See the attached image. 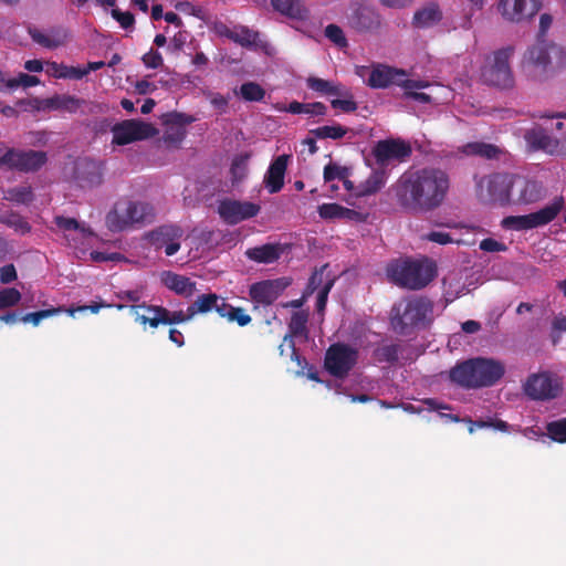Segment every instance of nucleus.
I'll return each mask as SVG.
<instances>
[{
	"label": "nucleus",
	"instance_id": "1",
	"mask_svg": "<svg viewBox=\"0 0 566 566\" xmlns=\"http://www.w3.org/2000/svg\"><path fill=\"white\" fill-rule=\"evenodd\" d=\"M449 187V176L440 168L409 169L396 182V197L406 210L428 212L441 206Z\"/></svg>",
	"mask_w": 566,
	"mask_h": 566
},
{
	"label": "nucleus",
	"instance_id": "2",
	"mask_svg": "<svg viewBox=\"0 0 566 566\" xmlns=\"http://www.w3.org/2000/svg\"><path fill=\"white\" fill-rule=\"evenodd\" d=\"M505 374L502 361L475 357L458 363L450 369L449 378L463 389H479L494 386Z\"/></svg>",
	"mask_w": 566,
	"mask_h": 566
},
{
	"label": "nucleus",
	"instance_id": "3",
	"mask_svg": "<svg viewBox=\"0 0 566 566\" xmlns=\"http://www.w3.org/2000/svg\"><path fill=\"white\" fill-rule=\"evenodd\" d=\"M154 219L155 210L150 203L123 197L116 200L106 213L105 226L111 232L116 233L142 228L151 223Z\"/></svg>",
	"mask_w": 566,
	"mask_h": 566
},
{
	"label": "nucleus",
	"instance_id": "4",
	"mask_svg": "<svg viewBox=\"0 0 566 566\" xmlns=\"http://www.w3.org/2000/svg\"><path fill=\"white\" fill-rule=\"evenodd\" d=\"M387 276L396 285L408 290H421L436 275V266L412 260H396L387 266Z\"/></svg>",
	"mask_w": 566,
	"mask_h": 566
},
{
	"label": "nucleus",
	"instance_id": "5",
	"mask_svg": "<svg viewBox=\"0 0 566 566\" xmlns=\"http://www.w3.org/2000/svg\"><path fill=\"white\" fill-rule=\"evenodd\" d=\"M515 53L513 45L503 46L489 54L481 67V81L499 90H511L515 85V77L511 66V59Z\"/></svg>",
	"mask_w": 566,
	"mask_h": 566
},
{
	"label": "nucleus",
	"instance_id": "6",
	"mask_svg": "<svg viewBox=\"0 0 566 566\" xmlns=\"http://www.w3.org/2000/svg\"><path fill=\"white\" fill-rule=\"evenodd\" d=\"M432 311V304L423 297L403 300L391 308L390 324L400 335H408L415 327L422 324Z\"/></svg>",
	"mask_w": 566,
	"mask_h": 566
},
{
	"label": "nucleus",
	"instance_id": "7",
	"mask_svg": "<svg viewBox=\"0 0 566 566\" xmlns=\"http://www.w3.org/2000/svg\"><path fill=\"white\" fill-rule=\"evenodd\" d=\"M513 185L514 176L507 172H494L480 178L475 176L476 197L483 203L509 205Z\"/></svg>",
	"mask_w": 566,
	"mask_h": 566
},
{
	"label": "nucleus",
	"instance_id": "8",
	"mask_svg": "<svg viewBox=\"0 0 566 566\" xmlns=\"http://www.w3.org/2000/svg\"><path fill=\"white\" fill-rule=\"evenodd\" d=\"M523 392L534 401H551L562 396L564 384L557 374L543 370L530 374L522 385Z\"/></svg>",
	"mask_w": 566,
	"mask_h": 566
},
{
	"label": "nucleus",
	"instance_id": "9",
	"mask_svg": "<svg viewBox=\"0 0 566 566\" xmlns=\"http://www.w3.org/2000/svg\"><path fill=\"white\" fill-rule=\"evenodd\" d=\"M562 196L555 197L553 202L536 212L524 216H510L502 220V227L509 230L522 231L538 228L552 222L564 208Z\"/></svg>",
	"mask_w": 566,
	"mask_h": 566
},
{
	"label": "nucleus",
	"instance_id": "10",
	"mask_svg": "<svg viewBox=\"0 0 566 566\" xmlns=\"http://www.w3.org/2000/svg\"><path fill=\"white\" fill-rule=\"evenodd\" d=\"M403 70L395 69L385 64H375L366 84L371 88H387L390 85H398L403 90H421L429 85L426 81L405 78Z\"/></svg>",
	"mask_w": 566,
	"mask_h": 566
},
{
	"label": "nucleus",
	"instance_id": "11",
	"mask_svg": "<svg viewBox=\"0 0 566 566\" xmlns=\"http://www.w3.org/2000/svg\"><path fill=\"white\" fill-rule=\"evenodd\" d=\"M359 353L356 348L344 344H332L325 354L324 366L336 378H345L357 364Z\"/></svg>",
	"mask_w": 566,
	"mask_h": 566
},
{
	"label": "nucleus",
	"instance_id": "12",
	"mask_svg": "<svg viewBox=\"0 0 566 566\" xmlns=\"http://www.w3.org/2000/svg\"><path fill=\"white\" fill-rule=\"evenodd\" d=\"M46 161L48 156L45 151L9 148L0 156V168L6 167L9 170L20 172H35L40 170Z\"/></svg>",
	"mask_w": 566,
	"mask_h": 566
},
{
	"label": "nucleus",
	"instance_id": "13",
	"mask_svg": "<svg viewBox=\"0 0 566 566\" xmlns=\"http://www.w3.org/2000/svg\"><path fill=\"white\" fill-rule=\"evenodd\" d=\"M112 143L124 146L137 140H144L155 136L157 129L148 123L136 119L123 120L112 128Z\"/></svg>",
	"mask_w": 566,
	"mask_h": 566
},
{
	"label": "nucleus",
	"instance_id": "14",
	"mask_svg": "<svg viewBox=\"0 0 566 566\" xmlns=\"http://www.w3.org/2000/svg\"><path fill=\"white\" fill-rule=\"evenodd\" d=\"M373 156L379 166H386L390 161H406L412 154L410 144L400 138L379 140L373 148Z\"/></svg>",
	"mask_w": 566,
	"mask_h": 566
},
{
	"label": "nucleus",
	"instance_id": "15",
	"mask_svg": "<svg viewBox=\"0 0 566 566\" xmlns=\"http://www.w3.org/2000/svg\"><path fill=\"white\" fill-rule=\"evenodd\" d=\"M260 211L261 206L250 201L227 198L220 200L218 205V213L220 218L230 226L251 219L258 216Z\"/></svg>",
	"mask_w": 566,
	"mask_h": 566
},
{
	"label": "nucleus",
	"instance_id": "16",
	"mask_svg": "<svg viewBox=\"0 0 566 566\" xmlns=\"http://www.w3.org/2000/svg\"><path fill=\"white\" fill-rule=\"evenodd\" d=\"M502 17L511 22L532 18L541 9L539 0H500L497 6Z\"/></svg>",
	"mask_w": 566,
	"mask_h": 566
},
{
	"label": "nucleus",
	"instance_id": "17",
	"mask_svg": "<svg viewBox=\"0 0 566 566\" xmlns=\"http://www.w3.org/2000/svg\"><path fill=\"white\" fill-rule=\"evenodd\" d=\"M306 323H307V314L306 313L294 312L292 314L290 323H289V331H290L291 336H285L283 339V343L279 347L280 354L283 355V353H284L283 346H284V344H287V346L291 348V358L293 360H295L297 363L298 367H301V368H303L304 365L306 364V359L304 357H302L300 355V353L297 352L292 337L306 335V333H307Z\"/></svg>",
	"mask_w": 566,
	"mask_h": 566
},
{
	"label": "nucleus",
	"instance_id": "18",
	"mask_svg": "<svg viewBox=\"0 0 566 566\" xmlns=\"http://www.w3.org/2000/svg\"><path fill=\"white\" fill-rule=\"evenodd\" d=\"M286 284L281 280H265L250 286V297L262 305H271L281 295Z\"/></svg>",
	"mask_w": 566,
	"mask_h": 566
},
{
	"label": "nucleus",
	"instance_id": "19",
	"mask_svg": "<svg viewBox=\"0 0 566 566\" xmlns=\"http://www.w3.org/2000/svg\"><path fill=\"white\" fill-rule=\"evenodd\" d=\"M348 23L357 32H373L380 27L381 19L374 8L360 6L350 14Z\"/></svg>",
	"mask_w": 566,
	"mask_h": 566
},
{
	"label": "nucleus",
	"instance_id": "20",
	"mask_svg": "<svg viewBox=\"0 0 566 566\" xmlns=\"http://www.w3.org/2000/svg\"><path fill=\"white\" fill-rule=\"evenodd\" d=\"M556 50V45L538 38L536 43L531 46L525 53V63L534 69L546 71L551 64V52Z\"/></svg>",
	"mask_w": 566,
	"mask_h": 566
},
{
	"label": "nucleus",
	"instance_id": "21",
	"mask_svg": "<svg viewBox=\"0 0 566 566\" xmlns=\"http://www.w3.org/2000/svg\"><path fill=\"white\" fill-rule=\"evenodd\" d=\"M54 223L64 233V238L70 244L73 242L76 245L77 242H82L93 235V231L84 223H80L75 218L56 216Z\"/></svg>",
	"mask_w": 566,
	"mask_h": 566
},
{
	"label": "nucleus",
	"instance_id": "22",
	"mask_svg": "<svg viewBox=\"0 0 566 566\" xmlns=\"http://www.w3.org/2000/svg\"><path fill=\"white\" fill-rule=\"evenodd\" d=\"M75 177L82 187H97L103 182V167L93 159H83L75 167Z\"/></svg>",
	"mask_w": 566,
	"mask_h": 566
},
{
	"label": "nucleus",
	"instance_id": "23",
	"mask_svg": "<svg viewBox=\"0 0 566 566\" xmlns=\"http://www.w3.org/2000/svg\"><path fill=\"white\" fill-rule=\"evenodd\" d=\"M289 245L276 243H265L259 247L249 248L245 256L253 262L261 264H271L276 262L287 250Z\"/></svg>",
	"mask_w": 566,
	"mask_h": 566
},
{
	"label": "nucleus",
	"instance_id": "24",
	"mask_svg": "<svg viewBox=\"0 0 566 566\" xmlns=\"http://www.w3.org/2000/svg\"><path fill=\"white\" fill-rule=\"evenodd\" d=\"M289 159V155H280L270 164L264 177L270 193H276L283 188Z\"/></svg>",
	"mask_w": 566,
	"mask_h": 566
},
{
	"label": "nucleus",
	"instance_id": "25",
	"mask_svg": "<svg viewBox=\"0 0 566 566\" xmlns=\"http://www.w3.org/2000/svg\"><path fill=\"white\" fill-rule=\"evenodd\" d=\"M442 18L443 14L439 4L430 2L413 13L411 24L416 29H428L438 24Z\"/></svg>",
	"mask_w": 566,
	"mask_h": 566
},
{
	"label": "nucleus",
	"instance_id": "26",
	"mask_svg": "<svg viewBox=\"0 0 566 566\" xmlns=\"http://www.w3.org/2000/svg\"><path fill=\"white\" fill-rule=\"evenodd\" d=\"M461 153L465 156L480 157L488 160L500 159L505 150L497 145L484 142H471L461 147Z\"/></svg>",
	"mask_w": 566,
	"mask_h": 566
},
{
	"label": "nucleus",
	"instance_id": "27",
	"mask_svg": "<svg viewBox=\"0 0 566 566\" xmlns=\"http://www.w3.org/2000/svg\"><path fill=\"white\" fill-rule=\"evenodd\" d=\"M271 4L275 11L292 20L305 21L310 17L302 0H271Z\"/></svg>",
	"mask_w": 566,
	"mask_h": 566
},
{
	"label": "nucleus",
	"instance_id": "28",
	"mask_svg": "<svg viewBox=\"0 0 566 566\" xmlns=\"http://www.w3.org/2000/svg\"><path fill=\"white\" fill-rule=\"evenodd\" d=\"M161 281L166 287L185 297L191 296L196 290V283L189 277L170 271L161 274Z\"/></svg>",
	"mask_w": 566,
	"mask_h": 566
},
{
	"label": "nucleus",
	"instance_id": "29",
	"mask_svg": "<svg viewBox=\"0 0 566 566\" xmlns=\"http://www.w3.org/2000/svg\"><path fill=\"white\" fill-rule=\"evenodd\" d=\"M149 237L156 249H163L169 242L179 240L182 237V229L172 224L161 226L153 230Z\"/></svg>",
	"mask_w": 566,
	"mask_h": 566
},
{
	"label": "nucleus",
	"instance_id": "30",
	"mask_svg": "<svg viewBox=\"0 0 566 566\" xmlns=\"http://www.w3.org/2000/svg\"><path fill=\"white\" fill-rule=\"evenodd\" d=\"M85 104V101L69 94H55L49 97V111H64L70 114H74L81 106Z\"/></svg>",
	"mask_w": 566,
	"mask_h": 566
},
{
	"label": "nucleus",
	"instance_id": "31",
	"mask_svg": "<svg viewBox=\"0 0 566 566\" xmlns=\"http://www.w3.org/2000/svg\"><path fill=\"white\" fill-rule=\"evenodd\" d=\"M221 301L226 300L214 293L201 294L188 306V312H190V316L206 314L212 310L217 312Z\"/></svg>",
	"mask_w": 566,
	"mask_h": 566
},
{
	"label": "nucleus",
	"instance_id": "32",
	"mask_svg": "<svg viewBox=\"0 0 566 566\" xmlns=\"http://www.w3.org/2000/svg\"><path fill=\"white\" fill-rule=\"evenodd\" d=\"M217 313L221 317H226L229 322H235L239 326L243 327L251 323L252 317L245 313L242 307H234L227 301H221L220 307L217 308Z\"/></svg>",
	"mask_w": 566,
	"mask_h": 566
},
{
	"label": "nucleus",
	"instance_id": "33",
	"mask_svg": "<svg viewBox=\"0 0 566 566\" xmlns=\"http://www.w3.org/2000/svg\"><path fill=\"white\" fill-rule=\"evenodd\" d=\"M306 85L310 90L325 96H335L336 93H342L339 90L343 86L340 83H335L315 76L307 77Z\"/></svg>",
	"mask_w": 566,
	"mask_h": 566
},
{
	"label": "nucleus",
	"instance_id": "34",
	"mask_svg": "<svg viewBox=\"0 0 566 566\" xmlns=\"http://www.w3.org/2000/svg\"><path fill=\"white\" fill-rule=\"evenodd\" d=\"M224 35L244 48L255 45L259 39V32L253 31L248 27H240L237 30H227Z\"/></svg>",
	"mask_w": 566,
	"mask_h": 566
},
{
	"label": "nucleus",
	"instance_id": "35",
	"mask_svg": "<svg viewBox=\"0 0 566 566\" xmlns=\"http://www.w3.org/2000/svg\"><path fill=\"white\" fill-rule=\"evenodd\" d=\"M385 186V174L374 171L356 191L357 197H366L378 192Z\"/></svg>",
	"mask_w": 566,
	"mask_h": 566
},
{
	"label": "nucleus",
	"instance_id": "36",
	"mask_svg": "<svg viewBox=\"0 0 566 566\" xmlns=\"http://www.w3.org/2000/svg\"><path fill=\"white\" fill-rule=\"evenodd\" d=\"M342 93H336L335 96H338L339 98H333L331 101V105L335 109H339L343 113H354L357 111L358 105L354 99V96L352 92L346 87L342 86L340 90Z\"/></svg>",
	"mask_w": 566,
	"mask_h": 566
},
{
	"label": "nucleus",
	"instance_id": "37",
	"mask_svg": "<svg viewBox=\"0 0 566 566\" xmlns=\"http://www.w3.org/2000/svg\"><path fill=\"white\" fill-rule=\"evenodd\" d=\"M348 133V128L339 124L319 126L310 130V135L318 139H342Z\"/></svg>",
	"mask_w": 566,
	"mask_h": 566
},
{
	"label": "nucleus",
	"instance_id": "38",
	"mask_svg": "<svg viewBox=\"0 0 566 566\" xmlns=\"http://www.w3.org/2000/svg\"><path fill=\"white\" fill-rule=\"evenodd\" d=\"M51 74L56 78L81 80L85 76V72H81V67L69 66L63 63H49Z\"/></svg>",
	"mask_w": 566,
	"mask_h": 566
},
{
	"label": "nucleus",
	"instance_id": "39",
	"mask_svg": "<svg viewBox=\"0 0 566 566\" xmlns=\"http://www.w3.org/2000/svg\"><path fill=\"white\" fill-rule=\"evenodd\" d=\"M4 198L18 205H28L33 201L34 195L31 186H18L9 188Z\"/></svg>",
	"mask_w": 566,
	"mask_h": 566
},
{
	"label": "nucleus",
	"instance_id": "40",
	"mask_svg": "<svg viewBox=\"0 0 566 566\" xmlns=\"http://www.w3.org/2000/svg\"><path fill=\"white\" fill-rule=\"evenodd\" d=\"M248 160V154H241L233 158L230 167L231 181L233 185L241 182L247 177L249 170Z\"/></svg>",
	"mask_w": 566,
	"mask_h": 566
},
{
	"label": "nucleus",
	"instance_id": "41",
	"mask_svg": "<svg viewBox=\"0 0 566 566\" xmlns=\"http://www.w3.org/2000/svg\"><path fill=\"white\" fill-rule=\"evenodd\" d=\"M400 347L396 344L382 345L377 347L373 357L377 363L395 364L398 361Z\"/></svg>",
	"mask_w": 566,
	"mask_h": 566
},
{
	"label": "nucleus",
	"instance_id": "42",
	"mask_svg": "<svg viewBox=\"0 0 566 566\" xmlns=\"http://www.w3.org/2000/svg\"><path fill=\"white\" fill-rule=\"evenodd\" d=\"M547 437L557 443H566V417L546 423Z\"/></svg>",
	"mask_w": 566,
	"mask_h": 566
},
{
	"label": "nucleus",
	"instance_id": "43",
	"mask_svg": "<svg viewBox=\"0 0 566 566\" xmlns=\"http://www.w3.org/2000/svg\"><path fill=\"white\" fill-rule=\"evenodd\" d=\"M542 198V186L532 180H526L521 188L518 201L522 203L536 202Z\"/></svg>",
	"mask_w": 566,
	"mask_h": 566
},
{
	"label": "nucleus",
	"instance_id": "44",
	"mask_svg": "<svg viewBox=\"0 0 566 566\" xmlns=\"http://www.w3.org/2000/svg\"><path fill=\"white\" fill-rule=\"evenodd\" d=\"M240 95L247 102H260L265 96V90L255 82H245L240 86Z\"/></svg>",
	"mask_w": 566,
	"mask_h": 566
},
{
	"label": "nucleus",
	"instance_id": "45",
	"mask_svg": "<svg viewBox=\"0 0 566 566\" xmlns=\"http://www.w3.org/2000/svg\"><path fill=\"white\" fill-rule=\"evenodd\" d=\"M9 91H14L18 87H32L40 84V78L35 75H30L27 73H19L15 77L9 78Z\"/></svg>",
	"mask_w": 566,
	"mask_h": 566
},
{
	"label": "nucleus",
	"instance_id": "46",
	"mask_svg": "<svg viewBox=\"0 0 566 566\" xmlns=\"http://www.w3.org/2000/svg\"><path fill=\"white\" fill-rule=\"evenodd\" d=\"M563 333H566V315L558 314L554 316L551 323L549 337L553 345H557L560 342Z\"/></svg>",
	"mask_w": 566,
	"mask_h": 566
},
{
	"label": "nucleus",
	"instance_id": "47",
	"mask_svg": "<svg viewBox=\"0 0 566 566\" xmlns=\"http://www.w3.org/2000/svg\"><path fill=\"white\" fill-rule=\"evenodd\" d=\"M63 312V308L62 307H53V308H49V310H41V311H38V312H32V313H28L25 314L23 317H21V321H23L24 323H31L33 324L34 326L39 325L40 322L44 318H48V317H51L57 313H61Z\"/></svg>",
	"mask_w": 566,
	"mask_h": 566
},
{
	"label": "nucleus",
	"instance_id": "48",
	"mask_svg": "<svg viewBox=\"0 0 566 566\" xmlns=\"http://www.w3.org/2000/svg\"><path fill=\"white\" fill-rule=\"evenodd\" d=\"M324 33L325 36L337 46L346 48L348 45L344 31L337 24H328Z\"/></svg>",
	"mask_w": 566,
	"mask_h": 566
},
{
	"label": "nucleus",
	"instance_id": "49",
	"mask_svg": "<svg viewBox=\"0 0 566 566\" xmlns=\"http://www.w3.org/2000/svg\"><path fill=\"white\" fill-rule=\"evenodd\" d=\"M21 300V293L14 287L0 290V310L17 305Z\"/></svg>",
	"mask_w": 566,
	"mask_h": 566
},
{
	"label": "nucleus",
	"instance_id": "50",
	"mask_svg": "<svg viewBox=\"0 0 566 566\" xmlns=\"http://www.w3.org/2000/svg\"><path fill=\"white\" fill-rule=\"evenodd\" d=\"M163 316H164V325H174L185 323L191 319L193 316H190V312L184 311H169L163 306Z\"/></svg>",
	"mask_w": 566,
	"mask_h": 566
},
{
	"label": "nucleus",
	"instance_id": "51",
	"mask_svg": "<svg viewBox=\"0 0 566 566\" xmlns=\"http://www.w3.org/2000/svg\"><path fill=\"white\" fill-rule=\"evenodd\" d=\"M348 177V169L346 167L338 166L329 163L324 167V180L329 182L335 179L345 180Z\"/></svg>",
	"mask_w": 566,
	"mask_h": 566
},
{
	"label": "nucleus",
	"instance_id": "52",
	"mask_svg": "<svg viewBox=\"0 0 566 566\" xmlns=\"http://www.w3.org/2000/svg\"><path fill=\"white\" fill-rule=\"evenodd\" d=\"M343 206L338 203H323L318 207V214L322 219H340Z\"/></svg>",
	"mask_w": 566,
	"mask_h": 566
},
{
	"label": "nucleus",
	"instance_id": "53",
	"mask_svg": "<svg viewBox=\"0 0 566 566\" xmlns=\"http://www.w3.org/2000/svg\"><path fill=\"white\" fill-rule=\"evenodd\" d=\"M28 33H29L30 38L32 39V41L35 42L36 44H39L45 49H54L55 43L50 42L48 33H44L34 27H30L28 29Z\"/></svg>",
	"mask_w": 566,
	"mask_h": 566
},
{
	"label": "nucleus",
	"instance_id": "54",
	"mask_svg": "<svg viewBox=\"0 0 566 566\" xmlns=\"http://www.w3.org/2000/svg\"><path fill=\"white\" fill-rule=\"evenodd\" d=\"M50 42L55 43L54 49L62 46L67 39V31L64 28L55 27L51 28L48 32Z\"/></svg>",
	"mask_w": 566,
	"mask_h": 566
},
{
	"label": "nucleus",
	"instance_id": "55",
	"mask_svg": "<svg viewBox=\"0 0 566 566\" xmlns=\"http://www.w3.org/2000/svg\"><path fill=\"white\" fill-rule=\"evenodd\" d=\"M146 311L153 314V316L148 317L147 325L151 328H157L160 324L164 325L163 306L149 305V307H146Z\"/></svg>",
	"mask_w": 566,
	"mask_h": 566
},
{
	"label": "nucleus",
	"instance_id": "56",
	"mask_svg": "<svg viewBox=\"0 0 566 566\" xmlns=\"http://www.w3.org/2000/svg\"><path fill=\"white\" fill-rule=\"evenodd\" d=\"M186 137L185 128L170 127L165 132L164 139L171 145H179Z\"/></svg>",
	"mask_w": 566,
	"mask_h": 566
},
{
	"label": "nucleus",
	"instance_id": "57",
	"mask_svg": "<svg viewBox=\"0 0 566 566\" xmlns=\"http://www.w3.org/2000/svg\"><path fill=\"white\" fill-rule=\"evenodd\" d=\"M112 15L124 29L130 28L135 22L134 14L129 11L123 12L119 9H113Z\"/></svg>",
	"mask_w": 566,
	"mask_h": 566
},
{
	"label": "nucleus",
	"instance_id": "58",
	"mask_svg": "<svg viewBox=\"0 0 566 566\" xmlns=\"http://www.w3.org/2000/svg\"><path fill=\"white\" fill-rule=\"evenodd\" d=\"M326 268H327V265H323L319 270L314 271V273L311 275V277L308 280L305 295L312 294V293H314L315 290L318 289V286L323 282V274H324V271Z\"/></svg>",
	"mask_w": 566,
	"mask_h": 566
},
{
	"label": "nucleus",
	"instance_id": "59",
	"mask_svg": "<svg viewBox=\"0 0 566 566\" xmlns=\"http://www.w3.org/2000/svg\"><path fill=\"white\" fill-rule=\"evenodd\" d=\"M144 64L149 69H158L163 65V56L158 51L150 50L143 55Z\"/></svg>",
	"mask_w": 566,
	"mask_h": 566
},
{
	"label": "nucleus",
	"instance_id": "60",
	"mask_svg": "<svg viewBox=\"0 0 566 566\" xmlns=\"http://www.w3.org/2000/svg\"><path fill=\"white\" fill-rule=\"evenodd\" d=\"M480 249L485 252H501L506 250V245L495 239L486 238L480 242Z\"/></svg>",
	"mask_w": 566,
	"mask_h": 566
},
{
	"label": "nucleus",
	"instance_id": "61",
	"mask_svg": "<svg viewBox=\"0 0 566 566\" xmlns=\"http://www.w3.org/2000/svg\"><path fill=\"white\" fill-rule=\"evenodd\" d=\"M18 277L17 270L13 264H7L0 268V283L8 284Z\"/></svg>",
	"mask_w": 566,
	"mask_h": 566
},
{
	"label": "nucleus",
	"instance_id": "62",
	"mask_svg": "<svg viewBox=\"0 0 566 566\" xmlns=\"http://www.w3.org/2000/svg\"><path fill=\"white\" fill-rule=\"evenodd\" d=\"M333 284H334V281L328 280L325 283L324 287L318 292L317 301H316V308L318 312H321L325 308L326 303H327V296H328V293H329Z\"/></svg>",
	"mask_w": 566,
	"mask_h": 566
},
{
	"label": "nucleus",
	"instance_id": "63",
	"mask_svg": "<svg viewBox=\"0 0 566 566\" xmlns=\"http://www.w3.org/2000/svg\"><path fill=\"white\" fill-rule=\"evenodd\" d=\"M424 238L431 242H436L442 245L453 242V239L449 233L441 231H431Z\"/></svg>",
	"mask_w": 566,
	"mask_h": 566
},
{
	"label": "nucleus",
	"instance_id": "64",
	"mask_svg": "<svg viewBox=\"0 0 566 566\" xmlns=\"http://www.w3.org/2000/svg\"><path fill=\"white\" fill-rule=\"evenodd\" d=\"M303 114L325 116L327 114V107L321 102L306 103Z\"/></svg>",
	"mask_w": 566,
	"mask_h": 566
}]
</instances>
